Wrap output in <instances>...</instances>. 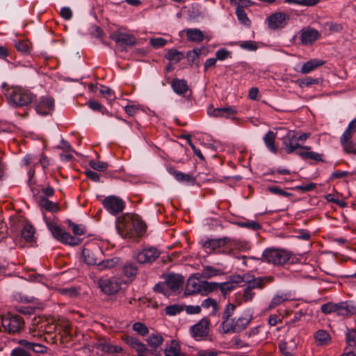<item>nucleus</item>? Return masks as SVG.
I'll return each instance as SVG.
<instances>
[{
    "label": "nucleus",
    "mask_w": 356,
    "mask_h": 356,
    "mask_svg": "<svg viewBox=\"0 0 356 356\" xmlns=\"http://www.w3.org/2000/svg\"><path fill=\"white\" fill-rule=\"evenodd\" d=\"M85 262L88 265H97L98 266V260L94 257L92 252H90L88 250L83 251Z\"/></svg>",
    "instance_id": "obj_44"
},
{
    "label": "nucleus",
    "mask_w": 356,
    "mask_h": 356,
    "mask_svg": "<svg viewBox=\"0 0 356 356\" xmlns=\"http://www.w3.org/2000/svg\"><path fill=\"white\" fill-rule=\"evenodd\" d=\"M220 352L215 348L211 349H197V356H218Z\"/></svg>",
    "instance_id": "obj_46"
},
{
    "label": "nucleus",
    "mask_w": 356,
    "mask_h": 356,
    "mask_svg": "<svg viewBox=\"0 0 356 356\" xmlns=\"http://www.w3.org/2000/svg\"><path fill=\"white\" fill-rule=\"evenodd\" d=\"M6 97L8 103L15 107H22L32 102L35 95L28 90L15 86L7 90Z\"/></svg>",
    "instance_id": "obj_2"
},
{
    "label": "nucleus",
    "mask_w": 356,
    "mask_h": 356,
    "mask_svg": "<svg viewBox=\"0 0 356 356\" xmlns=\"http://www.w3.org/2000/svg\"><path fill=\"white\" fill-rule=\"evenodd\" d=\"M221 273V271L220 269H217L215 268H213L210 266H205L203 267L202 270V276L204 278H211L212 277H214L216 275H220Z\"/></svg>",
    "instance_id": "obj_38"
},
{
    "label": "nucleus",
    "mask_w": 356,
    "mask_h": 356,
    "mask_svg": "<svg viewBox=\"0 0 356 356\" xmlns=\"http://www.w3.org/2000/svg\"><path fill=\"white\" fill-rule=\"evenodd\" d=\"M252 318L240 317L235 321V332L236 333L244 330L250 324Z\"/></svg>",
    "instance_id": "obj_36"
},
{
    "label": "nucleus",
    "mask_w": 356,
    "mask_h": 356,
    "mask_svg": "<svg viewBox=\"0 0 356 356\" xmlns=\"http://www.w3.org/2000/svg\"><path fill=\"white\" fill-rule=\"evenodd\" d=\"M235 287V285L232 282H225L219 284L218 283V289L220 290L221 293L225 296L228 292L233 290Z\"/></svg>",
    "instance_id": "obj_57"
},
{
    "label": "nucleus",
    "mask_w": 356,
    "mask_h": 356,
    "mask_svg": "<svg viewBox=\"0 0 356 356\" xmlns=\"http://www.w3.org/2000/svg\"><path fill=\"white\" fill-rule=\"evenodd\" d=\"M291 253L282 249L268 248L264 251L262 258L264 261L277 266H283L291 259Z\"/></svg>",
    "instance_id": "obj_4"
},
{
    "label": "nucleus",
    "mask_w": 356,
    "mask_h": 356,
    "mask_svg": "<svg viewBox=\"0 0 356 356\" xmlns=\"http://www.w3.org/2000/svg\"><path fill=\"white\" fill-rule=\"evenodd\" d=\"M167 170L168 173L172 175L175 177V179L179 182L190 184L193 185L196 181L195 177H193V175L189 173H184L181 171L177 170L173 167H168L167 168Z\"/></svg>",
    "instance_id": "obj_16"
},
{
    "label": "nucleus",
    "mask_w": 356,
    "mask_h": 356,
    "mask_svg": "<svg viewBox=\"0 0 356 356\" xmlns=\"http://www.w3.org/2000/svg\"><path fill=\"white\" fill-rule=\"evenodd\" d=\"M133 330L142 336H145L148 333V329L146 325L142 323H135L133 325Z\"/></svg>",
    "instance_id": "obj_55"
},
{
    "label": "nucleus",
    "mask_w": 356,
    "mask_h": 356,
    "mask_svg": "<svg viewBox=\"0 0 356 356\" xmlns=\"http://www.w3.org/2000/svg\"><path fill=\"white\" fill-rule=\"evenodd\" d=\"M35 233L34 227L32 225H26L22 231V236L26 241H31Z\"/></svg>",
    "instance_id": "obj_41"
},
{
    "label": "nucleus",
    "mask_w": 356,
    "mask_h": 356,
    "mask_svg": "<svg viewBox=\"0 0 356 356\" xmlns=\"http://www.w3.org/2000/svg\"><path fill=\"white\" fill-rule=\"evenodd\" d=\"M236 13L238 17V19L243 24H248L250 23V20L247 17V15L241 7L238 6L236 8Z\"/></svg>",
    "instance_id": "obj_51"
},
{
    "label": "nucleus",
    "mask_w": 356,
    "mask_h": 356,
    "mask_svg": "<svg viewBox=\"0 0 356 356\" xmlns=\"http://www.w3.org/2000/svg\"><path fill=\"white\" fill-rule=\"evenodd\" d=\"M324 63L325 61L323 60L317 58L312 59L303 64L300 72L304 74L310 73L311 72L314 71L318 67L322 66Z\"/></svg>",
    "instance_id": "obj_21"
},
{
    "label": "nucleus",
    "mask_w": 356,
    "mask_h": 356,
    "mask_svg": "<svg viewBox=\"0 0 356 356\" xmlns=\"http://www.w3.org/2000/svg\"><path fill=\"white\" fill-rule=\"evenodd\" d=\"M289 19L287 16L284 13H275L272 14L267 18L268 25L270 29H277L283 28L286 24Z\"/></svg>",
    "instance_id": "obj_13"
},
{
    "label": "nucleus",
    "mask_w": 356,
    "mask_h": 356,
    "mask_svg": "<svg viewBox=\"0 0 356 356\" xmlns=\"http://www.w3.org/2000/svg\"><path fill=\"white\" fill-rule=\"evenodd\" d=\"M240 47L244 49H247L249 51H255L258 48L257 43L254 41L241 42L240 44Z\"/></svg>",
    "instance_id": "obj_62"
},
{
    "label": "nucleus",
    "mask_w": 356,
    "mask_h": 356,
    "mask_svg": "<svg viewBox=\"0 0 356 356\" xmlns=\"http://www.w3.org/2000/svg\"><path fill=\"white\" fill-rule=\"evenodd\" d=\"M168 289L171 291L179 292L184 283L183 277L179 275H169L165 281Z\"/></svg>",
    "instance_id": "obj_17"
},
{
    "label": "nucleus",
    "mask_w": 356,
    "mask_h": 356,
    "mask_svg": "<svg viewBox=\"0 0 356 356\" xmlns=\"http://www.w3.org/2000/svg\"><path fill=\"white\" fill-rule=\"evenodd\" d=\"M264 284V279L259 277L257 279H254L253 280L249 281L248 282L247 287L250 290H252L255 288L261 289Z\"/></svg>",
    "instance_id": "obj_48"
},
{
    "label": "nucleus",
    "mask_w": 356,
    "mask_h": 356,
    "mask_svg": "<svg viewBox=\"0 0 356 356\" xmlns=\"http://www.w3.org/2000/svg\"><path fill=\"white\" fill-rule=\"evenodd\" d=\"M149 43L154 47L159 48L165 46L167 43V40L163 38H152Z\"/></svg>",
    "instance_id": "obj_63"
},
{
    "label": "nucleus",
    "mask_w": 356,
    "mask_h": 356,
    "mask_svg": "<svg viewBox=\"0 0 356 356\" xmlns=\"http://www.w3.org/2000/svg\"><path fill=\"white\" fill-rule=\"evenodd\" d=\"M111 38L117 43L127 46H134L137 40L136 37L129 33L115 31L111 35Z\"/></svg>",
    "instance_id": "obj_14"
},
{
    "label": "nucleus",
    "mask_w": 356,
    "mask_h": 356,
    "mask_svg": "<svg viewBox=\"0 0 356 356\" xmlns=\"http://www.w3.org/2000/svg\"><path fill=\"white\" fill-rule=\"evenodd\" d=\"M66 222L68 225V226L72 229L73 233L75 235L81 236L85 234L84 227H82L80 225L74 224L70 220H67Z\"/></svg>",
    "instance_id": "obj_47"
},
{
    "label": "nucleus",
    "mask_w": 356,
    "mask_h": 356,
    "mask_svg": "<svg viewBox=\"0 0 356 356\" xmlns=\"http://www.w3.org/2000/svg\"><path fill=\"white\" fill-rule=\"evenodd\" d=\"M356 131V118H355L353 120H352L347 129L345 130L342 136H341L343 139L345 138H352L353 134Z\"/></svg>",
    "instance_id": "obj_43"
},
{
    "label": "nucleus",
    "mask_w": 356,
    "mask_h": 356,
    "mask_svg": "<svg viewBox=\"0 0 356 356\" xmlns=\"http://www.w3.org/2000/svg\"><path fill=\"white\" fill-rule=\"evenodd\" d=\"M346 341L350 346L356 348V330L352 329L348 331Z\"/></svg>",
    "instance_id": "obj_53"
},
{
    "label": "nucleus",
    "mask_w": 356,
    "mask_h": 356,
    "mask_svg": "<svg viewBox=\"0 0 356 356\" xmlns=\"http://www.w3.org/2000/svg\"><path fill=\"white\" fill-rule=\"evenodd\" d=\"M222 247H225V248L222 250H219V252L230 254L234 249H240L239 245L236 244L235 242L230 241L226 237L220 239L207 240L203 244V248L207 253H211Z\"/></svg>",
    "instance_id": "obj_3"
},
{
    "label": "nucleus",
    "mask_w": 356,
    "mask_h": 356,
    "mask_svg": "<svg viewBox=\"0 0 356 356\" xmlns=\"http://www.w3.org/2000/svg\"><path fill=\"white\" fill-rule=\"evenodd\" d=\"M268 190L270 193L275 194V195H280V196H284V197H287L291 196V193L282 190V188H279L278 186H270V187L268 188Z\"/></svg>",
    "instance_id": "obj_60"
},
{
    "label": "nucleus",
    "mask_w": 356,
    "mask_h": 356,
    "mask_svg": "<svg viewBox=\"0 0 356 356\" xmlns=\"http://www.w3.org/2000/svg\"><path fill=\"white\" fill-rule=\"evenodd\" d=\"M337 304L327 302L321 306V312L324 314L335 313Z\"/></svg>",
    "instance_id": "obj_59"
},
{
    "label": "nucleus",
    "mask_w": 356,
    "mask_h": 356,
    "mask_svg": "<svg viewBox=\"0 0 356 356\" xmlns=\"http://www.w3.org/2000/svg\"><path fill=\"white\" fill-rule=\"evenodd\" d=\"M202 307L204 308H209L210 307H213V312H216L218 310V304L217 302L212 298H207L204 300L202 303Z\"/></svg>",
    "instance_id": "obj_61"
},
{
    "label": "nucleus",
    "mask_w": 356,
    "mask_h": 356,
    "mask_svg": "<svg viewBox=\"0 0 356 356\" xmlns=\"http://www.w3.org/2000/svg\"><path fill=\"white\" fill-rule=\"evenodd\" d=\"M264 284V279L259 277L257 279H254L253 280L249 281L248 282L247 287L250 290H252L255 288L261 289Z\"/></svg>",
    "instance_id": "obj_49"
},
{
    "label": "nucleus",
    "mask_w": 356,
    "mask_h": 356,
    "mask_svg": "<svg viewBox=\"0 0 356 356\" xmlns=\"http://www.w3.org/2000/svg\"><path fill=\"white\" fill-rule=\"evenodd\" d=\"M283 145L284 150L287 154H291L296 149L301 147V145L293 140L286 139V137L283 138Z\"/></svg>",
    "instance_id": "obj_34"
},
{
    "label": "nucleus",
    "mask_w": 356,
    "mask_h": 356,
    "mask_svg": "<svg viewBox=\"0 0 356 356\" xmlns=\"http://www.w3.org/2000/svg\"><path fill=\"white\" fill-rule=\"evenodd\" d=\"M1 325L10 334L19 333L24 327V320L19 315L8 314L1 317Z\"/></svg>",
    "instance_id": "obj_6"
},
{
    "label": "nucleus",
    "mask_w": 356,
    "mask_h": 356,
    "mask_svg": "<svg viewBox=\"0 0 356 356\" xmlns=\"http://www.w3.org/2000/svg\"><path fill=\"white\" fill-rule=\"evenodd\" d=\"M275 138L276 134L272 131H268L264 137V141L266 146L273 153H276L277 151L275 144Z\"/></svg>",
    "instance_id": "obj_25"
},
{
    "label": "nucleus",
    "mask_w": 356,
    "mask_h": 356,
    "mask_svg": "<svg viewBox=\"0 0 356 356\" xmlns=\"http://www.w3.org/2000/svg\"><path fill=\"white\" fill-rule=\"evenodd\" d=\"M54 108V100L52 97L44 96L36 100L35 109L37 113L42 115L51 114Z\"/></svg>",
    "instance_id": "obj_11"
},
{
    "label": "nucleus",
    "mask_w": 356,
    "mask_h": 356,
    "mask_svg": "<svg viewBox=\"0 0 356 356\" xmlns=\"http://www.w3.org/2000/svg\"><path fill=\"white\" fill-rule=\"evenodd\" d=\"M286 300H287V297L284 294L276 295L273 298L270 303L269 304L268 308L269 309L275 308V307L282 304Z\"/></svg>",
    "instance_id": "obj_45"
},
{
    "label": "nucleus",
    "mask_w": 356,
    "mask_h": 356,
    "mask_svg": "<svg viewBox=\"0 0 356 356\" xmlns=\"http://www.w3.org/2000/svg\"><path fill=\"white\" fill-rule=\"evenodd\" d=\"M38 204L39 206L46 209L47 211H51V212H56L58 211L59 207L57 203H54L49 200H47L44 196H39L38 197Z\"/></svg>",
    "instance_id": "obj_24"
},
{
    "label": "nucleus",
    "mask_w": 356,
    "mask_h": 356,
    "mask_svg": "<svg viewBox=\"0 0 356 356\" xmlns=\"http://www.w3.org/2000/svg\"><path fill=\"white\" fill-rule=\"evenodd\" d=\"M45 330H47V331H45V334H53L57 330L60 332L62 330L65 336L72 337L71 332L72 328L69 323L63 322L56 324L54 320L51 318H48V325H46Z\"/></svg>",
    "instance_id": "obj_12"
},
{
    "label": "nucleus",
    "mask_w": 356,
    "mask_h": 356,
    "mask_svg": "<svg viewBox=\"0 0 356 356\" xmlns=\"http://www.w3.org/2000/svg\"><path fill=\"white\" fill-rule=\"evenodd\" d=\"M296 348V342L294 339H291L289 343L282 341L279 343V349L280 352L286 356H292L293 351Z\"/></svg>",
    "instance_id": "obj_23"
},
{
    "label": "nucleus",
    "mask_w": 356,
    "mask_h": 356,
    "mask_svg": "<svg viewBox=\"0 0 356 356\" xmlns=\"http://www.w3.org/2000/svg\"><path fill=\"white\" fill-rule=\"evenodd\" d=\"M186 37L191 42H200L204 40V34L197 29H191L186 30Z\"/></svg>",
    "instance_id": "obj_30"
},
{
    "label": "nucleus",
    "mask_w": 356,
    "mask_h": 356,
    "mask_svg": "<svg viewBox=\"0 0 356 356\" xmlns=\"http://www.w3.org/2000/svg\"><path fill=\"white\" fill-rule=\"evenodd\" d=\"M146 225L136 214L125 213L116 220V229L118 234L124 238L131 237L133 232L142 236L146 231Z\"/></svg>",
    "instance_id": "obj_1"
},
{
    "label": "nucleus",
    "mask_w": 356,
    "mask_h": 356,
    "mask_svg": "<svg viewBox=\"0 0 356 356\" xmlns=\"http://www.w3.org/2000/svg\"><path fill=\"white\" fill-rule=\"evenodd\" d=\"M202 295L205 296L209 293L212 292L218 289V283L202 282Z\"/></svg>",
    "instance_id": "obj_42"
},
{
    "label": "nucleus",
    "mask_w": 356,
    "mask_h": 356,
    "mask_svg": "<svg viewBox=\"0 0 356 356\" xmlns=\"http://www.w3.org/2000/svg\"><path fill=\"white\" fill-rule=\"evenodd\" d=\"M98 284L102 291L108 295L117 293L120 289V284L112 279H100Z\"/></svg>",
    "instance_id": "obj_15"
},
{
    "label": "nucleus",
    "mask_w": 356,
    "mask_h": 356,
    "mask_svg": "<svg viewBox=\"0 0 356 356\" xmlns=\"http://www.w3.org/2000/svg\"><path fill=\"white\" fill-rule=\"evenodd\" d=\"M90 166L95 170L104 171L107 169L108 164L102 161L91 160L89 162Z\"/></svg>",
    "instance_id": "obj_52"
},
{
    "label": "nucleus",
    "mask_w": 356,
    "mask_h": 356,
    "mask_svg": "<svg viewBox=\"0 0 356 356\" xmlns=\"http://www.w3.org/2000/svg\"><path fill=\"white\" fill-rule=\"evenodd\" d=\"M48 325V318L44 316H35L29 327V333L33 337L41 338L45 334L46 325Z\"/></svg>",
    "instance_id": "obj_8"
},
{
    "label": "nucleus",
    "mask_w": 356,
    "mask_h": 356,
    "mask_svg": "<svg viewBox=\"0 0 356 356\" xmlns=\"http://www.w3.org/2000/svg\"><path fill=\"white\" fill-rule=\"evenodd\" d=\"M314 338L318 346L327 345L331 340L330 334L323 330L317 331L314 334Z\"/></svg>",
    "instance_id": "obj_27"
},
{
    "label": "nucleus",
    "mask_w": 356,
    "mask_h": 356,
    "mask_svg": "<svg viewBox=\"0 0 356 356\" xmlns=\"http://www.w3.org/2000/svg\"><path fill=\"white\" fill-rule=\"evenodd\" d=\"M174 91L179 95H184L188 90L187 83L184 79H175L172 83Z\"/></svg>",
    "instance_id": "obj_26"
},
{
    "label": "nucleus",
    "mask_w": 356,
    "mask_h": 356,
    "mask_svg": "<svg viewBox=\"0 0 356 356\" xmlns=\"http://www.w3.org/2000/svg\"><path fill=\"white\" fill-rule=\"evenodd\" d=\"M102 204L104 209L111 215L115 216L123 211L125 207L124 202L115 195L105 197Z\"/></svg>",
    "instance_id": "obj_7"
},
{
    "label": "nucleus",
    "mask_w": 356,
    "mask_h": 356,
    "mask_svg": "<svg viewBox=\"0 0 356 356\" xmlns=\"http://www.w3.org/2000/svg\"><path fill=\"white\" fill-rule=\"evenodd\" d=\"M15 47L17 50L23 54H29L31 43L29 41L17 40L15 42Z\"/></svg>",
    "instance_id": "obj_40"
},
{
    "label": "nucleus",
    "mask_w": 356,
    "mask_h": 356,
    "mask_svg": "<svg viewBox=\"0 0 356 356\" xmlns=\"http://www.w3.org/2000/svg\"><path fill=\"white\" fill-rule=\"evenodd\" d=\"M340 142L345 153L356 154V143L352 141L350 138L343 139L341 137Z\"/></svg>",
    "instance_id": "obj_29"
},
{
    "label": "nucleus",
    "mask_w": 356,
    "mask_h": 356,
    "mask_svg": "<svg viewBox=\"0 0 356 356\" xmlns=\"http://www.w3.org/2000/svg\"><path fill=\"white\" fill-rule=\"evenodd\" d=\"M47 225L54 237L60 242L70 245H76L79 244V238L72 236L70 233L63 229L59 225H56L54 222L47 221Z\"/></svg>",
    "instance_id": "obj_5"
},
{
    "label": "nucleus",
    "mask_w": 356,
    "mask_h": 356,
    "mask_svg": "<svg viewBox=\"0 0 356 356\" xmlns=\"http://www.w3.org/2000/svg\"><path fill=\"white\" fill-rule=\"evenodd\" d=\"M165 57L170 62L177 63H179L182 58H184V56L181 51H177L176 49H171L168 50Z\"/></svg>",
    "instance_id": "obj_35"
},
{
    "label": "nucleus",
    "mask_w": 356,
    "mask_h": 356,
    "mask_svg": "<svg viewBox=\"0 0 356 356\" xmlns=\"http://www.w3.org/2000/svg\"><path fill=\"white\" fill-rule=\"evenodd\" d=\"M209 321L204 318L190 328L191 336L197 341L206 338L209 332Z\"/></svg>",
    "instance_id": "obj_9"
},
{
    "label": "nucleus",
    "mask_w": 356,
    "mask_h": 356,
    "mask_svg": "<svg viewBox=\"0 0 356 356\" xmlns=\"http://www.w3.org/2000/svg\"><path fill=\"white\" fill-rule=\"evenodd\" d=\"M220 332L223 334L227 333H236L235 332V321L234 318H228L226 320H223L220 326Z\"/></svg>",
    "instance_id": "obj_32"
},
{
    "label": "nucleus",
    "mask_w": 356,
    "mask_h": 356,
    "mask_svg": "<svg viewBox=\"0 0 356 356\" xmlns=\"http://www.w3.org/2000/svg\"><path fill=\"white\" fill-rule=\"evenodd\" d=\"M350 312L346 302L337 303L335 313L337 315L346 316Z\"/></svg>",
    "instance_id": "obj_58"
},
{
    "label": "nucleus",
    "mask_w": 356,
    "mask_h": 356,
    "mask_svg": "<svg viewBox=\"0 0 356 356\" xmlns=\"http://www.w3.org/2000/svg\"><path fill=\"white\" fill-rule=\"evenodd\" d=\"M138 270L137 266L131 263H127L123 267V273L127 277H135L138 273Z\"/></svg>",
    "instance_id": "obj_39"
},
{
    "label": "nucleus",
    "mask_w": 356,
    "mask_h": 356,
    "mask_svg": "<svg viewBox=\"0 0 356 356\" xmlns=\"http://www.w3.org/2000/svg\"><path fill=\"white\" fill-rule=\"evenodd\" d=\"M202 282H200L195 277H190L186 283L185 294L193 295L195 293L202 294Z\"/></svg>",
    "instance_id": "obj_19"
},
{
    "label": "nucleus",
    "mask_w": 356,
    "mask_h": 356,
    "mask_svg": "<svg viewBox=\"0 0 356 356\" xmlns=\"http://www.w3.org/2000/svg\"><path fill=\"white\" fill-rule=\"evenodd\" d=\"M236 309V306L234 304L229 303L222 313V320H226L230 318V317L233 315L234 312Z\"/></svg>",
    "instance_id": "obj_56"
},
{
    "label": "nucleus",
    "mask_w": 356,
    "mask_h": 356,
    "mask_svg": "<svg viewBox=\"0 0 356 356\" xmlns=\"http://www.w3.org/2000/svg\"><path fill=\"white\" fill-rule=\"evenodd\" d=\"M19 343L27 348L26 350H32L36 353H43L47 351V347L35 342L29 341L26 339L19 341Z\"/></svg>",
    "instance_id": "obj_22"
},
{
    "label": "nucleus",
    "mask_w": 356,
    "mask_h": 356,
    "mask_svg": "<svg viewBox=\"0 0 356 356\" xmlns=\"http://www.w3.org/2000/svg\"><path fill=\"white\" fill-rule=\"evenodd\" d=\"M165 356H180L181 352L176 341L172 340L169 347L166 348L164 351Z\"/></svg>",
    "instance_id": "obj_37"
},
{
    "label": "nucleus",
    "mask_w": 356,
    "mask_h": 356,
    "mask_svg": "<svg viewBox=\"0 0 356 356\" xmlns=\"http://www.w3.org/2000/svg\"><path fill=\"white\" fill-rule=\"evenodd\" d=\"M320 36V33L315 29H307L301 33V42L305 45L312 44Z\"/></svg>",
    "instance_id": "obj_20"
},
{
    "label": "nucleus",
    "mask_w": 356,
    "mask_h": 356,
    "mask_svg": "<svg viewBox=\"0 0 356 356\" xmlns=\"http://www.w3.org/2000/svg\"><path fill=\"white\" fill-rule=\"evenodd\" d=\"M138 353V356H148L149 353H152V350L148 349L146 346L139 342L134 348Z\"/></svg>",
    "instance_id": "obj_50"
},
{
    "label": "nucleus",
    "mask_w": 356,
    "mask_h": 356,
    "mask_svg": "<svg viewBox=\"0 0 356 356\" xmlns=\"http://www.w3.org/2000/svg\"><path fill=\"white\" fill-rule=\"evenodd\" d=\"M298 82L300 87H304L309 86L313 84H316L318 83V80L317 79H314L312 77H307L304 79L298 80Z\"/></svg>",
    "instance_id": "obj_64"
},
{
    "label": "nucleus",
    "mask_w": 356,
    "mask_h": 356,
    "mask_svg": "<svg viewBox=\"0 0 356 356\" xmlns=\"http://www.w3.org/2000/svg\"><path fill=\"white\" fill-rule=\"evenodd\" d=\"M120 262L119 257H113L111 259H106L98 263V269L103 270L105 269H111L115 268Z\"/></svg>",
    "instance_id": "obj_31"
},
{
    "label": "nucleus",
    "mask_w": 356,
    "mask_h": 356,
    "mask_svg": "<svg viewBox=\"0 0 356 356\" xmlns=\"http://www.w3.org/2000/svg\"><path fill=\"white\" fill-rule=\"evenodd\" d=\"M296 154L303 159H311L315 161H323V154L312 151H296Z\"/></svg>",
    "instance_id": "obj_28"
},
{
    "label": "nucleus",
    "mask_w": 356,
    "mask_h": 356,
    "mask_svg": "<svg viewBox=\"0 0 356 356\" xmlns=\"http://www.w3.org/2000/svg\"><path fill=\"white\" fill-rule=\"evenodd\" d=\"M160 256L159 250L154 247L145 248L139 251L135 256L140 264H151Z\"/></svg>",
    "instance_id": "obj_10"
},
{
    "label": "nucleus",
    "mask_w": 356,
    "mask_h": 356,
    "mask_svg": "<svg viewBox=\"0 0 356 356\" xmlns=\"http://www.w3.org/2000/svg\"><path fill=\"white\" fill-rule=\"evenodd\" d=\"M238 225L241 227H245L252 230H257L261 228V225L256 221L239 222Z\"/></svg>",
    "instance_id": "obj_54"
},
{
    "label": "nucleus",
    "mask_w": 356,
    "mask_h": 356,
    "mask_svg": "<svg viewBox=\"0 0 356 356\" xmlns=\"http://www.w3.org/2000/svg\"><path fill=\"white\" fill-rule=\"evenodd\" d=\"M208 113L209 115L213 117H225L228 118L236 115L237 113V111L234 107L227 106L217 108H209Z\"/></svg>",
    "instance_id": "obj_18"
},
{
    "label": "nucleus",
    "mask_w": 356,
    "mask_h": 356,
    "mask_svg": "<svg viewBox=\"0 0 356 356\" xmlns=\"http://www.w3.org/2000/svg\"><path fill=\"white\" fill-rule=\"evenodd\" d=\"M163 338L160 334H151L147 339L149 346L151 348L152 353L163 343Z\"/></svg>",
    "instance_id": "obj_33"
}]
</instances>
